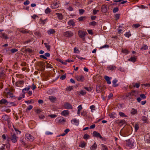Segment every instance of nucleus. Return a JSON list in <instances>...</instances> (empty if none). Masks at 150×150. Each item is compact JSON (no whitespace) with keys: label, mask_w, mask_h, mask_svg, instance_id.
I'll return each instance as SVG.
<instances>
[{"label":"nucleus","mask_w":150,"mask_h":150,"mask_svg":"<svg viewBox=\"0 0 150 150\" xmlns=\"http://www.w3.org/2000/svg\"><path fill=\"white\" fill-rule=\"evenodd\" d=\"M134 140L132 139H130L126 140V146L129 148H132L134 146Z\"/></svg>","instance_id":"obj_1"},{"label":"nucleus","mask_w":150,"mask_h":150,"mask_svg":"<svg viewBox=\"0 0 150 150\" xmlns=\"http://www.w3.org/2000/svg\"><path fill=\"white\" fill-rule=\"evenodd\" d=\"M26 140L30 141H33L34 140V138L31 135L29 134H26L25 136Z\"/></svg>","instance_id":"obj_2"},{"label":"nucleus","mask_w":150,"mask_h":150,"mask_svg":"<svg viewBox=\"0 0 150 150\" xmlns=\"http://www.w3.org/2000/svg\"><path fill=\"white\" fill-rule=\"evenodd\" d=\"M18 139V137H17L15 134H13L11 135L10 139L11 141L12 142L14 143L16 142Z\"/></svg>","instance_id":"obj_3"},{"label":"nucleus","mask_w":150,"mask_h":150,"mask_svg":"<svg viewBox=\"0 0 150 150\" xmlns=\"http://www.w3.org/2000/svg\"><path fill=\"white\" fill-rule=\"evenodd\" d=\"M73 35V33L71 31H66L64 34V36L66 37H71Z\"/></svg>","instance_id":"obj_4"},{"label":"nucleus","mask_w":150,"mask_h":150,"mask_svg":"<svg viewBox=\"0 0 150 150\" xmlns=\"http://www.w3.org/2000/svg\"><path fill=\"white\" fill-rule=\"evenodd\" d=\"M64 106L65 109H72L73 107L69 103L67 102L64 103Z\"/></svg>","instance_id":"obj_5"},{"label":"nucleus","mask_w":150,"mask_h":150,"mask_svg":"<svg viewBox=\"0 0 150 150\" xmlns=\"http://www.w3.org/2000/svg\"><path fill=\"white\" fill-rule=\"evenodd\" d=\"M76 78L78 81L83 82L84 79V77L83 75H76Z\"/></svg>","instance_id":"obj_6"},{"label":"nucleus","mask_w":150,"mask_h":150,"mask_svg":"<svg viewBox=\"0 0 150 150\" xmlns=\"http://www.w3.org/2000/svg\"><path fill=\"white\" fill-rule=\"evenodd\" d=\"M86 92L85 90H82L80 91H77L76 92L77 95L80 96H84L86 95Z\"/></svg>","instance_id":"obj_7"},{"label":"nucleus","mask_w":150,"mask_h":150,"mask_svg":"<svg viewBox=\"0 0 150 150\" xmlns=\"http://www.w3.org/2000/svg\"><path fill=\"white\" fill-rule=\"evenodd\" d=\"M33 41V39L31 38L30 39H28L27 40L23 41L22 42V43L25 45L29 44L32 43Z\"/></svg>","instance_id":"obj_8"},{"label":"nucleus","mask_w":150,"mask_h":150,"mask_svg":"<svg viewBox=\"0 0 150 150\" xmlns=\"http://www.w3.org/2000/svg\"><path fill=\"white\" fill-rule=\"evenodd\" d=\"M93 135L94 137L97 138H99L100 139L102 138V137L100 134L96 131H94L93 133Z\"/></svg>","instance_id":"obj_9"},{"label":"nucleus","mask_w":150,"mask_h":150,"mask_svg":"<svg viewBox=\"0 0 150 150\" xmlns=\"http://www.w3.org/2000/svg\"><path fill=\"white\" fill-rule=\"evenodd\" d=\"M6 96L7 98H13L15 97L13 94V93L10 91L6 92Z\"/></svg>","instance_id":"obj_10"},{"label":"nucleus","mask_w":150,"mask_h":150,"mask_svg":"<svg viewBox=\"0 0 150 150\" xmlns=\"http://www.w3.org/2000/svg\"><path fill=\"white\" fill-rule=\"evenodd\" d=\"M71 123L73 125L78 126L79 124V120L76 119H73L71 120Z\"/></svg>","instance_id":"obj_11"},{"label":"nucleus","mask_w":150,"mask_h":150,"mask_svg":"<svg viewBox=\"0 0 150 150\" xmlns=\"http://www.w3.org/2000/svg\"><path fill=\"white\" fill-rule=\"evenodd\" d=\"M116 69V67L114 65H110L108 66L107 67V69L109 71V70H110L111 71H112L113 70H115Z\"/></svg>","instance_id":"obj_12"},{"label":"nucleus","mask_w":150,"mask_h":150,"mask_svg":"<svg viewBox=\"0 0 150 150\" xmlns=\"http://www.w3.org/2000/svg\"><path fill=\"white\" fill-rule=\"evenodd\" d=\"M59 6V5L58 3L57 2H55L52 4L51 5V7L52 9H55L57 8Z\"/></svg>","instance_id":"obj_13"},{"label":"nucleus","mask_w":150,"mask_h":150,"mask_svg":"<svg viewBox=\"0 0 150 150\" xmlns=\"http://www.w3.org/2000/svg\"><path fill=\"white\" fill-rule=\"evenodd\" d=\"M79 35L81 37H84L87 34L86 32L83 31L81 30H79L78 32Z\"/></svg>","instance_id":"obj_14"},{"label":"nucleus","mask_w":150,"mask_h":150,"mask_svg":"<svg viewBox=\"0 0 150 150\" xmlns=\"http://www.w3.org/2000/svg\"><path fill=\"white\" fill-rule=\"evenodd\" d=\"M55 121L58 123L64 122H65V120L62 118V117H57L55 119Z\"/></svg>","instance_id":"obj_15"},{"label":"nucleus","mask_w":150,"mask_h":150,"mask_svg":"<svg viewBox=\"0 0 150 150\" xmlns=\"http://www.w3.org/2000/svg\"><path fill=\"white\" fill-rule=\"evenodd\" d=\"M104 78L107 81V83L108 84H110L111 83L110 79H111V77L110 78L107 76H104Z\"/></svg>","instance_id":"obj_16"},{"label":"nucleus","mask_w":150,"mask_h":150,"mask_svg":"<svg viewBox=\"0 0 150 150\" xmlns=\"http://www.w3.org/2000/svg\"><path fill=\"white\" fill-rule=\"evenodd\" d=\"M61 114L62 115L66 116L69 114V111L67 110H64L62 112Z\"/></svg>","instance_id":"obj_17"},{"label":"nucleus","mask_w":150,"mask_h":150,"mask_svg":"<svg viewBox=\"0 0 150 150\" xmlns=\"http://www.w3.org/2000/svg\"><path fill=\"white\" fill-rule=\"evenodd\" d=\"M102 87L100 85L97 86L96 88V90L97 93H99L102 91Z\"/></svg>","instance_id":"obj_18"},{"label":"nucleus","mask_w":150,"mask_h":150,"mask_svg":"<svg viewBox=\"0 0 150 150\" xmlns=\"http://www.w3.org/2000/svg\"><path fill=\"white\" fill-rule=\"evenodd\" d=\"M97 148V144L96 142H95L94 144L90 147V150H96Z\"/></svg>","instance_id":"obj_19"},{"label":"nucleus","mask_w":150,"mask_h":150,"mask_svg":"<svg viewBox=\"0 0 150 150\" xmlns=\"http://www.w3.org/2000/svg\"><path fill=\"white\" fill-rule=\"evenodd\" d=\"M68 23L70 26H75V23L74 21L72 20H70L68 22Z\"/></svg>","instance_id":"obj_20"},{"label":"nucleus","mask_w":150,"mask_h":150,"mask_svg":"<svg viewBox=\"0 0 150 150\" xmlns=\"http://www.w3.org/2000/svg\"><path fill=\"white\" fill-rule=\"evenodd\" d=\"M141 120L143 121L144 123H147L148 122V119L145 116H143L141 117Z\"/></svg>","instance_id":"obj_21"},{"label":"nucleus","mask_w":150,"mask_h":150,"mask_svg":"<svg viewBox=\"0 0 150 150\" xmlns=\"http://www.w3.org/2000/svg\"><path fill=\"white\" fill-rule=\"evenodd\" d=\"M6 103H8V102L7 101V100L3 98L0 100V104L1 105H7V104H6Z\"/></svg>","instance_id":"obj_22"},{"label":"nucleus","mask_w":150,"mask_h":150,"mask_svg":"<svg viewBox=\"0 0 150 150\" xmlns=\"http://www.w3.org/2000/svg\"><path fill=\"white\" fill-rule=\"evenodd\" d=\"M117 82V80L116 79H114L112 81V86L114 87H116L118 86V85L116 84Z\"/></svg>","instance_id":"obj_23"},{"label":"nucleus","mask_w":150,"mask_h":150,"mask_svg":"<svg viewBox=\"0 0 150 150\" xmlns=\"http://www.w3.org/2000/svg\"><path fill=\"white\" fill-rule=\"evenodd\" d=\"M101 11L103 12L106 13L107 11L106 6L105 5H103L101 8Z\"/></svg>","instance_id":"obj_24"},{"label":"nucleus","mask_w":150,"mask_h":150,"mask_svg":"<svg viewBox=\"0 0 150 150\" xmlns=\"http://www.w3.org/2000/svg\"><path fill=\"white\" fill-rule=\"evenodd\" d=\"M30 88V86H28L27 88H25L22 90V92L24 94L28 92Z\"/></svg>","instance_id":"obj_25"},{"label":"nucleus","mask_w":150,"mask_h":150,"mask_svg":"<svg viewBox=\"0 0 150 150\" xmlns=\"http://www.w3.org/2000/svg\"><path fill=\"white\" fill-rule=\"evenodd\" d=\"M137 59V57L134 56V57H131L129 59V61H130L133 62L136 61Z\"/></svg>","instance_id":"obj_26"},{"label":"nucleus","mask_w":150,"mask_h":150,"mask_svg":"<svg viewBox=\"0 0 150 150\" xmlns=\"http://www.w3.org/2000/svg\"><path fill=\"white\" fill-rule=\"evenodd\" d=\"M55 33V30L53 29H50L47 31V33L49 35L53 34Z\"/></svg>","instance_id":"obj_27"},{"label":"nucleus","mask_w":150,"mask_h":150,"mask_svg":"<svg viewBox=\"0 0 150 150\" xmlns=\"http://www.w3.org/2000/svg\"><path fill=\"white\" fill-rule=\"evenodd\" d=\"M56 14L57 16V17L59 20H62L63 19V16L62 14L59 13H56Z\"/></svg>","instance_id":"obj_28"},{"label":"nucleus","mask_w":150,"mask_h":150,"mask_svg":"<svg viewBox=\"0 0 150 150\" xmlns=\"http://www.w3.org/2000/svg\"><path fill=\"white\" fill-rule=\"evenodd\" d=\"M3 30H0V37L1 38H7L5 34L1 32Z\"/></svg>","instance_id":"obj_29"},{"label":"nucleus","mask_w":150,"mask_h":150,"mask_svg":"<svg viewBox=\"0 0 150 150\" xmlns=\"http://www.w3.org/2000/svg\"><path fill=\"white\" fill-rule=\"evenodd\" d=\"M49 100L52 101L54 102L56 100V97L54 96H51L49 97Z\"/></svg>","instance_id":"obj_30"},{"label":"nucleus","mask_w":150,"mask_h":150,"mask_svg":"<svg viewBox=\"0 0 150 150\" xmlns=\"http://www.w3.org/2000/svg\"><path fill=\"white\" fill-rule=\"evenodd\" d=\"M134 91H133L131 92L127 93L125 94V96L127 97H130L132 96V93L133 92L134 93Z\"/></svg>","instance_id":"obj_31"},{"label":"nucleus","mask_w":150,"mask_h":150,"mask_svg":"<svg viewBox=\"0 0 150 150\" xmlns=\"http://www.w3.org/2000/svg\"><path fill=\"white\" fill-rule=\"evenodd\" d=\"M123 1V0H115L114 1V2H121L120 3V4H122L125 3L127 2V1Z\"/></svg>","instance_id":"obj_32"},{"label":"nucleus","mask_w":150,"mask_h":150,"mask_svg":"<svg viewBox=\"0 0 150 150\" xmlns=\"http://www.w3.org/2000/svg\"><path fill=\"white\" fill-rule=\"evenodd\" d=\"M137 110L135 109L134 108H132V110H131L130 112L131 114H132L133 115H134L137 113Z\"/></svg>","instance_id":"obj_33"},{"label":"nucleus","mask_w":150,"mask_h":150,"mask_svg":"<svg viewBox=\"0 0 150 150\" xmlns=\"http://www.w3.org/2000/svg\"><path fill=\"white\" fill-rule=\"evenodd\" d=\"M101 146L103 150H108V148L106 145L103 144H101Z\"/></svg>","instance_id":"obj_34"},{"label":"nucleus","mask_w":150,"mask_h":150,"mask_svg":"<svg viewBox=\"0 0 150 150\" xmlns=\"http://www.w3.org/2000/svg\"><path fill=\"white\" fill-rule=\"evenodd\" d=\"M19 30L20 32L23 33H28V31H26L24 29H19Z\"/></svg>","instance_id":"obj_35"},{"label":"nucleus","mask_w":150,"mask_h":150,"mask_svg":"<svg viewBox=\"0 0 150 150\" xmlns=\"http://www.w3.org/2000/svg\"><path fill=\"white\" fill-rule=\"evenodd\" d=\"M90 136L87 134H85L84 135L83 138L85 139H87L89 138Z\"/></svg>","instance_id":"obj_36"},{"label":"nucleus","mask_w":150,"mask_h":150,"mask_svg":"<svg viewBox=\"0 0 150 150\" xmlns=\"http://www.w3.org/2000/svg\"><path fill=\"white\" fill-rule=\"evenodd\" d=\"M7 70V69H1L0 71H1V72L0 73L1 75H4L5 74V71Z\"/></svg>","instance_id":"obj_37"},{"label":"nucleus","mask_w":150,"mask_h":150,"mask_svg":"<svg viewBox=\"0 0 150 150\" xmlns=\"http://www.w3.org/2000/svg\"><path fill=\"white\" fill-rule=\"evenodd\" d=\"M119 115L121 117H127V116L125 115L124 113L122 112H119Z\"/></svg>","instance_id":"obj_38"},{"label":"nucleus","mask_w":150,"mask_h":150,"mask_svg":"<svg viewBox=\"0 0 150 150\" xmlns=\"http://www.w3.org/2000/svg\"><path fill=\"white\" fill-rule=\"evenodd\" d=\"M74 87L73 86H69L66 88V90L69 91H70L73 89Z\"/></svg>","instance_id":"obj_39"},{"label":"nucleus","mask_w":150,"mask_h":150,"mask_svg":"<svg viewBox=\"0 0 150 150\" xmlns=\"http://www.w3.org/2000/svg\"><path fill=\"white\" fill-rule=\"evenodd\" d=\"M34 34L36 35V36L37 37H41V34L39 31H36L34 33Z\"/></svg>","instance_id":"obj_40"},{"label":"nucleus","mask_w":150,"mask_h":150,"mask_svg":"<svg viewBox=\"0 0 150 150\" xmlns=\"http://www.w3.org/2000/svg\"><path fill=\"white\" fill-rule=\"evenodd\" d=\"M44 45L45 46V47H46L47 50H50V46L47 43H44Z\"/></svg>","instance_id":"obj_41"},{"label":"nucleus","mask_w":150,"mask_h":150,"mask_svg":"<svg viewBox=\"0 0 150 150\" xmlns=\"http://www.w3.org/2000/svg\"><path fill=\"white\" fill-rule=\"evenodd\" d=\"M45 13L46 14H48L50 13V8L47 7L45 10Z\"/></svg>","instance_id":"obj_42"},{"label":"nucleus","mask_w":150,"mask_h":150,"mask_svg":"<svg viewBox=\"0 0 150 150\" xmlns=\"http://www.w3.org/2000/svg\"><path fill=\"white\" fill-rule=\"evenodd\" d=\"M95 106L94 105H92L90 107V108L91 109V112H93L95 110Z\"/></svg>","instance_id":"obj_43"},{"label":"nucleus","mask_w":150,"mask_h":150,"mask_svg":"<svg viewBox=\"0 0 150 150\" xmlns=\"http://www.w3.org/2000/svg\"><path fill=\"white\" fill-rule=\"evenodd\" d=\"M125 37L129 38V37H130L131 36V34L130 32H129L127 33H126L125 34Z\"/></svg>","instance_id":"obj_44"},{"label":"nucleus","mask_w":150,"mask_h":150,"mask_svg":"<svg viewBox=\"0 0 150 150\" xmlns=\"http://www.w3.org/2000/svg\"><path fill=\"white\" fill-rule=\"evenodd\" d=\"M148 47L146 45H143L142 48H141V50L144 49V50H146L147 49Z\"/></svg>","instance_id":"obj_45"},{"label":"nucleus","mask_w":150,"mask_h":150,"mask_svg":"<svg viewBox=\"0 0 150 150\" xmlns=\"http://www.w3.org/2000/svg\"><path fill=\"white\" fill-rule=\"evenodd\" d=\"M85 145H86L85 142H84L81 143V144H80L79 145V146L80 147H81L82 148H84V147H85Z\"/></svg>","instance_id":"obj_46"},{"label":"nucleus","mask_w":150,"mask_h":150,"mask_svg":"<svg viewBox=\"0 0 150 150\" xmlns=\"http://www.w3.org/2000/svg\"><path fill=\"white\" fill-rule=\"evenodd\" d=\"M3 120H7L8 119V117L7 115H4L2 117Z\"/></svg>","instance_id":"obj_47"},{"label":"nucleus","mask_w":150,"mask_h":150,"mask_svg":"<svg viewBox=\"0 0 150 150\" xmlns=\"http://www.w3.org/2000/svg\"><path fill=\"white\" fill-rule=\"evenodd\" d=\"M146 141L148 143H150V136L149 135L146 139Z\"/></svg>","instance_id":"obj_48"},{"label":"nucleus","mask_w":150,"mask_h":150,"mask_svg":"<svg viewBox=\"0 0 150 150\" xmlns=\"http://www.w3.org/2000/svg\"><path fill=\"white\" fill-rule=\"evenodd\" d=\"M10 51L12 53H13L17 52L18 50L16 49L13 48L11 49Z\"/></svg>","instance_id":"obj_49"},{"label":"nucleus","mask_w":150,"mask_h":150,"mask_svg":"<svg viewBox=\"0 0 150 150\" xmlns=\"http://www.w3.org/2000/svg\"><path fill=\"white\" fill-rule=\"evenodd\" d=\"M119 11V9L118 7L114 8L113 10V12L114 13H115Z\"/></svg>","instance_id":"obj_50"},{"label":"nucleus","mask_w":150,"mask_h":150,"mask_svg":"<svg viewBox=\"0 0 150 150\" xmlns=\"http://www.w3.org/2000/svg\"><path fill=\"white\" fill-rule=\"evenodd\" d=\"M20 141L22 144L25 145V143L24 141V138L23 137H21L20 138Z\"/></svg>","instance_id":"obj_51"},{"label":"nucleus","mask_w":150,"mask_h":150,"mask_svg":"<svg viewBox=\"0 0 150 150\" xmlns=\"http://www.w3.org/2000/svg\"><path fill=\"white\" fill-rule=\"evenodd\" d=\"M122 51L123 53L125 54H127L129 53L128 50L126 49H122Z\"/></svg>","instance_id":"obj_52"},{"label":"nucleus","mask_w":150,"mask_h":150,"mask_svg":"<svg viewBox=\"0 0 150 150\" xmlns=\"http://www.w3.org/2000/svg\"><path fill=\"white\" fill-rule=\"evenodd\" d=\"M84 88L88 91H91L92 90L91 88L90 87H85Z\"/></svg>","instance_id":"obj_53"},{"label":"nucleus","mask_w":150,"mask_h":150,"mask_svg":"<svg viewBox=\"0 0 150 150\" xmlns=\"http://www.w3.org/2000/svg\"><path fill=\"white\" fill-rule=\"evenodd\" d=\"M141 25L139 24H135L133 25V27L135 28H137L140 27Z\"/></svg>","instance_id":"obj_54"},{"label":"nucleus","mask_w":150,"mask_h":150,"mask_svg":"<svg viewBox=\"0 0 150 150\" xmlns=\"http://www.w3.org/2000/svg\"><path fill=\"white\" fill-rule=\"evenodd\" d=\"M79 13L81 15L84 12V10L83 9H80L79 10Z\"/></svg>","instance_id":"obj_55"},{"label":"nucleus","mask_w":150,"mask_h":150,"mask_svg":"<svg viewBox=\"0 0 150 150\" xmlns=\"http://www.w3.org/2000/svg\"><path fill=\"white\" fill-rule=\"evenodd\" d=\"M96 22L95 21H93L89 23V24L93 26L96 25Z\"/></svg>","instance_id":"obj_56"},{"label":"nucleus","mask_w":150,"mask_h":150,"mask_svg":"<svg viewBox=\"0 0 150 150\" xmlns=\"http://www.w3.org/2000/svg\"><path fill=\"white\" fill-rule=\"evenodd\" d=\"M115 113L113 112L111 113L109 115V116L110 118H115V116H114Z\"/></svg>","instance_id":"obj_57"},{"label":"nucleus","mask_w":150,"mask_h":150,"mask_svg":"<svg viewBox=\"0 0 150 150\" xmlns=\"http://www.w3.org/2000/svg\"><path fill=\"white\" fill-rule=\"evenodd\" d=\"M140 96L143 99H144L146 98V96L144 94H140Z\"/></svg>","instance_id":"obj_58"},{"label":"nucleus","mask_w":150,"mask_h":150,"mask_svg":"<svg viewBox=\"0 0 150 150\" xmlns=\"http://www.w3.org/2000/svg\"><path fill=\"white\" fill-rule=\"evenodd\" d=\"M139 128V127L138 125L136 124L134 125V128L135 131H137Z\"/></svg>","instance_id":"obj_59"},{"label":"nucleus","mask_w":150,"mask_h":150,"mask_svg":"<svg viewBox=\"0 0 150 150\" xmlns=\"http://www.w3.org/2000/svg\"><path fill=\"white\" fill-rule=\"evenodd\" d=\"M109 47V46L108 45H103L101 47H100V49L105 48H108Z\"/></svg>","instance_id":"obj_60"},{"label":"nucleus","mask_w":150,"mask_h":150,"mask_svg":"<svg viewBox=\"0 0 150 150\" xmlns=\"http://www.w3.org/2000/svg\"><path fill=\"white\" fill-rule=\"evenodd\" d=\"M30 4V1L28 0H27L24 2L23 4L25 6H27Z\"/></svg>","instance_id":"obj_61"},{"label":"nucleus","mask_w":150,"mask_h":150,"mask_svg":"<svg viewBox=\"0 0 150 150\" xmlns=\"http://www.w3.org/2000/svg\"><path fill=\"white\" fill-rule=\"evenodd\" d=\"M66 75L64 74V75H63L62 76L60 77V79H61L64 80V79H65L66 78Z\"/></svg>","instance_id":"obj_62"},{"label":"nucleus","mask_w":150,"mask_h":150,"mask_svg":"<svg viewBox=\"0 0 150 150\" xmlns=\"http://www.w3.org/2000/svg\"><path fill=\"white\" fill-rule=\"evenodd\" d=\"M120 14H117L115 16V19L117 20L118 19L120 18Z\"/></svg>","instance_id":"obj_63"},{"label":"nucleus","mask_w":150,"mask_h":150,"mask_svg":"<svg viewBox=\"0 0 150 150\" xmlns=\"http://www.w3.org/2000/svg\"><path fill=\"white\" fill-rule=\"evenodd\" d=\"M36 88L35 86L34 83H33L31 86V88L33 90H34Z\"/></svg>","instance_id":"obj_64"}]
</instances>
